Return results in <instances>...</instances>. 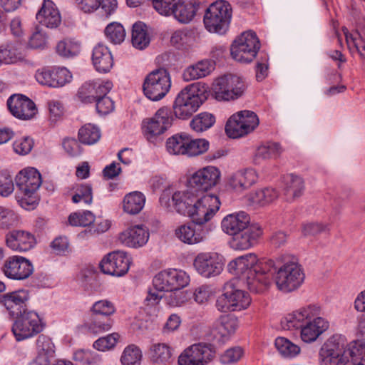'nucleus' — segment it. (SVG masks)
Here are the masks:
<instances>
[{
	"mask_svg": "<svg viewBox=\"0 0 365 365\" xmlns=\"http://www.w3.org/2000/svg\"><path fill=\"white\" fill-rule=\"evenodd\" d=\"M202 96L194 86L182 89L176 96L173 104L175 116L180 119H187L195 113L202 104Z\"/></svg>",
	"mask_w": 365,
	"mask_h": 365,
	"instance_id": "8",
	"label": "nucleus"
},
{
	"mask_svg": "<svg viewBox=\"0 0 365 365\" xmlns=\"http://www.w3.org/2000/svg\"><path fill=\"white\" fill-rule=\"evenodd\" d=\"M225 290L227 292L235 312L245 309L250 306L251 298L249 294L244 290L236 289L232 282L225 284Z\"/></svg>",
	"mask_w": 365,
	"mask_h": 365,
	"instance_id": "36",
	"label": "nucleus"
},
{
	"mask_svg": "<svg viewBox=\"0 0 365 365\" xmlns=\"http://www.w3.org/2000/svg\"><path fill=\"white\" fill-rule=\"evenodd\" d=\"M29 298L28 292L21 289L2 295L0 302L6 308L11 316L16 317L23 312H28L26 309V302Z\"/></svg>",
	"mask_w": 365,
	"mask_h": 365,
	"instance_id": "23",
	"label": "nucleus"
},
{
	"mask_svg": "<svg viewBox=\"0 0 365 365\" xmlns=\"http://www.w3.org/2000/svg\"><path fill=\"white\" fill-rule=\"evenodd\" d=\"M6 245L12 250L26 252L33 248L36 244L34 236L23 230H13L6 236Z\"/></svg>",
	"mask_w": 365,
	"mask_h": 365,
	"instance_id": "27",
	"label": "nucleus"
},
{
	"mask_svg": "<svg viewBox=\"0 0 365 365\" xmlns=\"http://www.w3.org/2000/svg\"><path fill=\"white\" fill-rule=\"evenodd\" d=\"M305 190L303 178L294 174H289L284 178V194L287 200H294L301 197Z\"/></svg>",
	"mask_w": 365,
	"mask_h": 365,
	"instance_id": "35",
	"label": "nucleus"
},
{
	"mask_svg": "<svg viewBox=\"0 0 365 365\" xmlns=\"http://www.w3.org/2000/svg\"><path fill=\"white\" fill-rule=\"evenodd\" d=\"M277 262L282 264L274 277L278 289L286 293L297 289L304 279V273L298 259L294 255H284L277 258Z\"/></svg>",
	"mask_w": 365,
	"mask_h": 365,
	"instance_id": "2",
	"label": "nucleus"
},
{
	"mask_svg": "<svg viewBox=\"0 0 365 365\" xmlns=\"http://www.w3.org/2000/svg\"><path fill=\"white\" fill-rule=\"evenodd\" d=\"M168 270L173 292L180 290L189 284L190 277L185 272L176 269Z\"/></svg>",
	"mask_w": 365,
	"mask_h": 365,
	"instance_id": "52",
	"label": "nucleus"
},
{
	"mask_svg": "<svg viewBox=\"0 0 365 365\" xmlns=\"http://www.w3.org/2000/svg\"><path fill=\"white\" fill-rule=\"evenodd\" d=\"M113 324V320L110 317L94 316L88 329L89 332L98 334L109 331Z\"/></svg>",
	"mask_w": 365,
	"mask_h": 365,
	"instance_id": "53",
	"label": "nucleus"
},
{
	"mask_svg": "<svg viewBox=\"0 0 365 365\" xmlns=\"http://www.w3.org/2000/svg\"><path fill=\"white\" fill-rule=\"evenodd\" d=\"M35 78L41 85L60 87L70 82L72 76L66 68H57L52 70L42 68L36 71Z\"/></svg>",
	"mask_w": 365,
	"mask_h": 365,
	"instance_id": "21",
	"label": "nucleus"
},
{
	"mask_svg": "<svg viewBox=\"0 0 365 365\" xmlns=\"http://www.w3.org/2000/svg\"><path fill=\"white\" fill-rule=\"evenodd\" d=\"M100 129L91 123L82 126L78 133L79 141L85 145H93L97 143L101 138Z\"/></svg>",
	"mask_w": 365,
	"mask_h": 365,
	"instance_id": "43",
	"label": "nucleus"
},
{
	"mask_svg": "<svg viewBox=\"0 0 365 365\" xmlns=\"http://www.w3.org/2000/svg\"><path fill=\"white\" fill-rule=\"evenodd\" d=\"M119 339L118 333H113L101 337L93 343V347L99 351H105L114 347Z\"/></svg>",
	"mask_w": 365,
	"mask_h": 365,
	"instance_id": "62",
	"label": "nucleus"
},
{
	"mask_svg": "<svg viewBox=\"0 0 365 365\" xmlns=\"http://www.w3.org/2000/svg\"><path fill=\"white\" fill-rule=\"evenodd\" d=\"M153 284L154 289L161 294L173 292L168 269L157 274L153 279Z\"/></svg>",
	"mask_w": 365,
	"mask_h": 365,
	"instance_id": "56",
	"label": "nucleus"
},
{
	"mask_svg": "<svg viewBox=\"0 0 365 365\" xmlns=\"http://www.w3.org/2000/svg\"><path fill=\"white\" fill-rule=\"evenodd\" d=\"M244 351L240 346H235L227 349L221 356L220 361L225 364L236 363L243 356Z\"/></svg>",
	"mask_w": 365,
	"mask_h": 365,
	"instance_id": "64",
	"label": "nucleus"
},
{
	"mask_svg": "<svg viewBox=\"0 0 365 365\" xmlns=\"http://www.w3.org/2000/svg\"><path fill=\"white\" fill-rule=\"evenodd\" d=\"M216 355L215 347L209 343H197L185 349L178 358L179 365H207Z\"/></svg>",
	"mask_w": 365,
	"mask_h": 365,
	"instance_id": "10",
	"label": "nucleus"
},
{
	"mask_svg": "<svg viewBox=\"0 0 365 365\" xmlns=\"http://www.w3.org/2000/svg\"><path fill=\"white\" fill-rule=\"evenodd\" d=\"M215 123V117L214 115L204 112L197 115L190 121V127L196 132H203L210 128Z\"/></svg>",
	"mask_w": 365,
	"mask_h": 365,
	"instance_id": "46",
	"label": "nucleus"
},
{
	"mask_svg": "<svg viewBox=\"0 0 365 365\" xmlns=\"http://www.w3.org/2000/svg\"><path fill=\"white\" fill-rule=\"evenodd\" d=\"M276 263L271 259H258L256 255L249 253L232 260L227 265L228 271L246 283L249 290L262 293L270 284V272L276 269Z\"/></svg>",
	"mask_w": 365,
	"mask_h": 365,
	"instance_id": "1",
	"label": "nucleus"
},
{
	"mask_svg": "<svg viewBox=\"0 0 365 365\" xmlns=\"http://www.w3.org/2000/svg\"><path fill=\"white\" fill-rule=\"evenodd\" d=\"M133 46L140 50L147 47L150 43V37L147 32L146 25L140 21L133 26L132 38Z\"/></svg>",
	"mask_w": 365,
	"mask_h": 365,
	"instance_id": "40",
	"label": "nucleus"
},
{
	"mask_svg": "<svg viewBox=\"0 0 365 365\" xmlns=\"http://www.w3.org/2000/svg\"><path fill=\"white\" fill-rule=\"evenodd\" d=\"M18 219L15 212L5 207L0 206V227L9 228L17 223Z\"/></svg>",
	"mask_w": 365,
	"mask_h": 365,
	"instance_id": "63",
	"label": "nucleus"
},
{
	"mask_svg": "<svg viewBox=\"0 0 365 365\" xmlns=\"http://www.w3.org/2000/svg\"><path fill=\"white\" fill-rule=\"evenodd\" d=\"M275 346L279 352L284 357L292 358L298 355L300 348L284 337L275 339Z\"/></svg>",
	"mask_w": 365,
	"mask_h": 365,
	"instance_id": "50",
	"label": "nucleus"
},
{
	"mask_svg": "<svg viewBox=\"0 0 365 365\" xmlns=\"http://www.w3.org/2000/svg\"><path fill=\"white\" fill-rule=\"evenodd\" d=\"M105 35L113 44H120L125 38V30L120 23L112 22L106 27Z\"/></svg>",
	"mask_w": 365,
	"mask_h": 365,
	"instance_id": "49",
	"label": "nucleus"
},
{
	"mask_svg": "<svg viewBox=\"0 0 365 365\" xmlns=\"http://www.w3.org/2000/svg\"><path fill=\"white\" fill-rule=\"evenodd\" d=\"M220 178V171L214 166H206L194 173L187 181L188 187L199 195L215 186Z\"/></svg>",
	"mask_w": 365,
	"mask_h": 365,
	"instance_id": "14",
	"label": "nucleus"
},
{
	"mask_svg": "<svg viewBox=\"0 0 365 365\" xmlns=\"http://www.w3.org/2000/svg\"><path fill=\"white\" fill-rule=\"evenodd\" d=\"M130 264V259L125 252L115 251L102 259L100 268L104 274L122 277L128 272Z\"/></svg>",
	"mask_w": 365,
	"mask_h": 365,
	"instance_id": "16",
	"label": "nucleus"
},
{
	"mask_svg": "<svg viewBox=\"0 0 365 365\" xmlns=\"http://www.w3.org/2000/svg\"><path fill=\"white\" fill-rule=\"evenodd\" d=\"M247 85L244 78L237 75L226 74L217 78L212 91L217 101H234L242 97Z\"/></svg>",
	"mask_w": 365,
	"mask_h": 365,
	"instance_id": "5",
	"label": "nucleus"
},
{
	"mask_svg": "<svg viewBox=\"0 0 365 365\" xmlns=\"http://www.w3.org/2000/svg\"><path fill=\"white\" fill-rule=\"evenodd\" d=\"M231 18L230 4L226 1L218 0L205 10L203 22L208 31L222 34L228 29Z\"/></svg>",
	"mask_w": 365,
	"mask_h": 365,
	"instance_id": "4",
	"label": "nucleus"
},
{
	"mask_svg": "<svg viewBox=\"0 0 365 365\" xmlns=\"http://www.w3.org/2000/svg\"><path fill=\"white\" fill-rule=\"evenodd\" d=\"M220 201L215 195H199L192 204V207L187 216L190 217L195 224L201 226H208L211 230V225H205L210 220L216 212L220 209Z\"/></svg>",
	"mask_w": 365,
	"mask_h": 365,
	"instance_id": "6",
	"label": "nucleus"
},
{
	"mask_svg": "<svg viewBox=\"0 0 365 365\" xmlns=\"http://www.w3.org/2000/svg\"><path fill=\"white\" fill-rule=\"evenodd\" d=\"M200 4V0L178 1L174 4L171 15H173L179 22L187 24L195 16Z\"/></svg>",
	"mask_w": 365,
	"mask_h": 365,
	"instance_id": "31",
	"label": "nucleus"
},
{
	"mask_svg": "<svg viewBox=\"0 0 365 365\" xmlns=\"http://www.w3.org/2000/svg\"><path fill=\"white\" fill-rule=\"evenodd\" d=\"M240 115L247 135L252 132L258 126L259 118L254 112L245 110L240 111Z\"/></svg>",
	"mask_w": 365,
	"mask_h": 365,
	"instance_id": "61",
	"label": "nucleus"
},
{
	"mask_svg": "<svg viewBox=\"0 0 365 365\" xmlns=\"http://www.w3.org/2000/svg\"><path fill=\"white\" fill-rule=\"evenodd\" d=\"M172 125L170 112L167 107L158 109L155 115L143 121V130L145 136L151 143H156L158 139Z\"/></svg>",
	"mask_w": 365,
	"mask_h": 365,
	"instance_id": "12",
	"label": "nucleus"
},
{
	"mask_svg": "<svg viewBox=\"0 0 365 365\" xmlns=\"http://www.w3.org/2000/svg\"><path fill=\"white\" fill-rule=\"evenodd\" d=\"M250 220L245 212L230 214L222 220V229L225 233L234 236L249 226Z\"/></svg>",
	"mask_w": 365,
	"mask_h": 365,
	"instance_id": "29",
	"label": "nucleus"
},
{
	"mask_svg": "<svg viewBox=\"0 0 365 365\" xmlns=\"http://www.w3.org/2000/svg\"><path fill=\"white\" fill-rule=\"evenodd\" d=\"M278 196L279 193L276 189L264 187L250 192L247 195V199L252 204L264 206L274 202Z\"/></svg>",
	"mask_w": 365,
	"mask_h": 365,
	"instance_id": "38",
	"label": "nucleus"
},
{
	"mask_svg": "<svg viewBox=\"0 0 365 365\" xmlns=\"http://www.w3.org/2000/svg\"><path fill=\"white\" fill-rule=\"evenodd\" d=\"M282 149L277 143H268L259 146L255 154V160L258 159L267 160L277 158L281 155Z\"/></svg>",
	"mask_w": 365,
	"mask_h": 365,
	"instance_id": "47",
	"label": "nucleus"
},
{
	"mask_svg": "<svg viewBox=\"0 0 365 365\" xmlns=\"http://www.w3.org/2000/svg\"><path fill=\"white\" fill-rule=\"evenodd\" d=\"M81 51V45L78 41L65 38L56 45V52L64 58H72L77 56Z\"/></svg>",
	"mask_w": 365,
	"mask_h": 365,
	"instance_id": "45",
	"label": "nucleus"
},
{
	"mask_svg": "<svg viewBox=\"0 0 365 365\" xmlns=\"http://www.w3.org/2000/svg\"><path fill=\"white\" fill-rule=\"evenodd\" d=\"M209 148V142L205 139H192L187 135V155L195 156L205 153Z\"/></svg>",
	"mask_w": 365,
	"mask_h": 365,
	"instance_id": "57",
	"label": "nucleus"
},
{
	"mask_svg": "<svg viewBox=\"0 0 365 365\" xmlns=\"http://www.w3.org/2000/svg\"><path fill=\"white\" fill-rule=\"evenodd\" d=\"M312 318L313 320H307L301 329V338L307 343L314 341L329 328V322L324 318L318 316Z\"/></svg>",
	"mask_w": 365,
	"mask_h": 365,
	"instance_id": "28",
	"label": "nucleus"
},
{
	"mask_svg": "<svg viewBox=\"0 0 365 365\" xmlns=\"http://www.w3.org/2000/svg\"><path fill=\"white\" fill-rule=\"evenodd\" d=\"M15 318L12 332L17 341L33 337L43 330L41 320L35 312H24Z\"/></svg>",
	"mask_w": 365,
	"mask_h": 365,
	"instance_id": "11",
	"label": "nucleus"
},
{
	"mask_svg": "<svg viewBox=\"0 0 365 365\" xmlns=\"http://www.w3.org/2000/svg\"><path fill=\"white\" fill-rule=\"evenodd\" d=\"M6 104L10 113L20 120H31L37 113V108L35 103L22 94L11 96L8 98Z\"/></svg>",
	"mask_w": 365,
	"mask_h": 365,
	"instance_id": "18",
	"label": "nucleus"
},
{
	"mask_svg": "<svg viewBox=\"0 0 365 365\" xmlns=\"http://www.w3.org/2000/svg\"><path fill=\"white\" fill-rule=\"evenodd\" d=\"M69 223L73 226L86 227L95 221V215L88 210L71 213L68 217Z\"/></svg>",
	"mask_w": 365,
	"mask_h": 365,
	"instance_id": "55",
	"label": "nucleus"
},
{
	"mask_svg": "<svg viewBox=\"0 0 365 365\" xmlns=\"http://www.w3.org/2000/svg\"><path fill=\"white\" fill-rule=\"evenodd\" d=\"M171 81L169 73L165 68L150 72L145 78L143 90L145 96L153 101L162 99L169 91Z\"/></svg>",
	"mask_w": 365,
	"mask_h": 365,
	"instance_id": "9",
	"label": "nucleus"
},
{
	"mask_svg": "<svg viewBox=\"0 0 365 365\" xmlns=\"http://www.w3.org/2000/svg\"><path fill=\"white\" fill-rule=\"evenodd\" d=\"M347 43L353 45V38L361 44H365V19L359 18L356 21V30L354 34L349 33L347 29H343Z\"/></svg>",
	"mask_w": 365,
	"mask_h": 365,
	"instance_id": "54",
	"label": "nucleus"
},
{
	"mask_svg": "<svg viewBox=\"0 0 365 365\" xmlns=\"http://www.w3.org/2000/svg\"><path fill=\"white\" fill-rule=\"evenodd\" d=\"M193 265L204 277H215L223 269L222 257L217 252H202L196 256Z\"/></svg>",
	"mask_w": 365,
	"mask_h": 365,
	"instance_id": "15",
	"label": "nucleus"
},
{
	"mask_svg": "<svg viewBox=\"0 0 365 365\" xmlns=\"http://www.w3.org/2000/svg\"><path fill=\"white\" fill-rule=\"evenodd\" d=\"M91 311L95 316L109 317L115 312V309L111 302L105 299L95 302Z\"/></svg>",
	"mask_w": 365,
	"mask_h": 365,
	"instance_id": "58",
	"label": "nucleus"
},
{
	"mask_svg": "<svg viewBox=\"0 0 365 365\" xmlns=\"http://www.w3.org/2000/svg\"><path fill=\"white\" fill-rule=\"evenodd\" d=\"M257 180V175L253 169H245L235 172L227 180V185L234 192L242 193L250 188Z\"/></svg>",
	"mask_w": 365,
	"mask_h": 365,
	"instance_id": "26",
	"label": "nucleus"
},
{
	"mask_svg": "<svg viewBox=\"0 0 365 365\" xmlns=\"http://www.w3.org/2000/svg\"><path fill=\"white\" fill-rule=\"evenodd\" d=\"M142 351L134 344L128 345L125 348L120 358L123 365H140Z\"/></svg>",
	"mask_w": 365,
	"mask_h": 365,
	"instance_id": "51",
	"label": "nucleus"
},
{
	"mask_svg": "<svg viewBox=\"0 0 365 365\" xmlns=\"http://www.w3.org/2000/svg\"><path fill=\"white\" fill-rule=\"evenodd\" d=\"M112 88L110 81H86L78 88L76 96L83 103H92L99 95H107Z\"/></svg>",
	"mask_w": 365,
	"mask_h": 365,
	"instance_id": "20",
	"label": "nucleus"
},
{
	"mask_svg": "<svg viewBox=\"0 0 365 365\" xmlns=\"http://www.w3.org/2000/svg\"><path fill=\"white\" fill-rule=\"evenodd\" d=\"M152 361L158 364L170 363L172 354L170 347L165 344H154L150 348Z\"/></svg>",
	"mask_w": 365,
	"mask_h": 365,
	"instance_id": "42",
	"label": "nucleus"
},
{
	"mask_svg": "<svg viewBox=\"0 0 365 365\" xmlns=\"http://www.w3.org/2000/svg\"><path fill=\"white\" fill-rule=\"evenodd\" d=\"M187 134H176L166 142V149L172 155H187Z\"/></svg>",
	"mask_w": 365,
	"mask_h": 365,
	"instance_id": "41",
	"label": "nucleus"
},
{
	"mask_svg": "<svg viewBox=\"0 0 365 365\" xmlns=\"http://www.w3.org/2000/svg\"><path fill=\"white\" fill-rule=\"evenodd\" d=\"M197 193L188 187L186 191H176L172 195V202L175 210L183 215H187Z\"/></svg>",
	"mask_w": 365,
	"mask_h": 365,
	"instance_id": "33",
	"label": "nucleus"
},
{
	"mask_svg": "<svg viewBox=\"0 0 365 365\" xmlns=\"http://www.w3.org/2000/svg\"><path fill=\"white\" fill-rule=\"evenodd\" d=\"M37 356L51 359L55 353V346L51 339L43 334L38 336L36 340Z\"/></svg>",
	"mask_w": 365,
	"mask_h": 365,
	"instance_id": "48",
	"label": "nucleus"
},
{
	"mask_svg": "<svg viewBox=\"0 0 365 365\" xmlns=\"http://www.w3.org/2000/svg\"><path fill=\"white\" fill-rule=\"evenodd\" d=\"M38 22L48 28H56L61 22L58 9L51 0H44L41 9L36 14Z\"/></svg>",
	"mask_w": 365,
	"mask_h": 365,
	"instance_id": "30",
	"label": "nucleus"
},
{
	"mask_svg": "<svg viewBox=\"0 0 365 365\" xmlns=\"http://www.w3.org/2000/svg\"><path fill=\"white\" fill-rule=\"evenodd\" d=\"M145 202V195L138 191L130 192L123 199V210L130 215L139 213L143 208Z\"/></svg>",
	"mask_w": 365,
	"mask_h": 365,
	"instance_id": "39",
	"label": "nucleus"
},
{
	"mask_svg": "<svg viewBox=\"0 0 365 365\" xmlns=\"http://www.w3.org/2000/svg\"><path fill=\"white\" fill-rule=\"evenodd\" d=\"M149 232L144 225L131 226L119 234L118 240L129 247L145 245L149 239Z\"/></svg>",
	"mask_w": 365,
	"mask_h": 365,
	"instance_id": "25",
	"label": "nucleus"
},
{
	"mask_svg": "<svg viewBox=\"0 0 365 365\" xmlns=\"http://www.w3.org/2000/svg\"><path fill=\"white\" fill-rule=\"evenodd\" d=\"M215 68V63L211 60H202L187 68L183 73V79L190 81L204 78L211 73Z\"/></svg>",
	"mask_w": 365,
	"mask_h": 365,
	"instance_id": "37",
	"label": "nucleus"
},
{
	"mask_svg": "<svg viewBox=\"0 0 365 365\" xmlns=\"http://www.w3.org/2000/svg\"><path fill=\"white\" fill-rule=\"evenodd\" d=\"M260 42L256 34L248 31L242 33L231 46V56L237 61L250 63L256 57Z\"/></svg>",
	"mask_w": 365,
	"mask_h": 365,
	"instance_id": "7",
	"label": "nucleus"
},
{
	"mask_svg": "<svg viewBox=\"0 0 365 365\" xmlns=\"http://www.w3.org/2000/svg\"><path fill=\"white\" fill-rule=\"evenodd\" d=\"M339 365H365V344L360 341L351 344Z\"/></svg>",
	"mask_w": 365,
	"mask_h": 365,
	"instance_id": "34",
	"label": "nucleus"
},
{
	"mask_svg": "<svg viewBox=\"0 0 365 365\" xmlns=\"http://www.w3.org/2000/svg\"><path fill=\"white\" fill-rule=\"evenodd\" d=\"M92 187L90 185H80L76 187V193L72 197V201L74 203H78L83 200L86 204H91L92 202Z\"/></svg>",
	"mask_w": 365,
	"mask_h": 365,
	"instance_id": "60",
	"label": "nucleus"
},
{
	"mask_svg": "<svg viewBox=\"0 0 365 365\" xmlns=\"http://www.w3.org/2000/svg\"><path fill=\"white\" fill-rule=\"evenodd\" d=\"M42 183L41 175L34 168H26L16 176V184L21 194V206L26 210L34 209L39 202L38 190Z\"/></svg>",
	"mask_w": 365,
	"mask_h": 365,
	"instance_id": "3",
	"label": "nucleus"
},
{
	"mask_svg": "<svg viewBox=\"0 0 365 365\" xmlns=\"http://www.w3.org/2000/svg\"><path fill=\"white\" fill-rule=\"evenodd\" d=\"M92 62L97 71H110L113 66V58L108 48L101 43L96 46L93 50Z\"/></svg>",
	"mask_w": 365,
	"mask_h": 365,
	"instance_id": "32",
	"label": "nucleus"
},
{
	"mask_svg": "<svg viewBox=\"0 0 365 365\" xmlns=\"http://www.w3.org/2000/svg\"><path fill=\"white\" fill-rule=\"evenodd\" d=\"M208 226H201L194 222L179 226L175 231L178 239L188 245H195L203 242L208 235Z\"/></svg>",
	"mask_w": 365,
	"mask_h": 365,
	"instance_id": "22",
	"label": "nucleus"
},
{
	"mask_svg": "<svg viewBox=\"0 0 365 365\" xmlns=\"http://www.w3.org/2000/svg\"><path fill=\"white\" fill-rule=\"evenodd\" d=\"M320 314V307L315 304L303 307L287 314L281 320L283 329H302L307 320L312 319Z\"/></svg>",
	"mask_w": 365,
	"mask_h": 365,
	"instance_id": "19",
	"label": "nucleus"
},
{
	"mask_svg": "<svg viewBox=\"0 0 365 365\" xmlns=\"http://www.w3.org/2000/svg\"><path fill=\"white\" fill-rule=\"evenodd\" d=\"M225 132L229 137L232 138H237L247 135L240 112L233 114L228 119L225 125Z\"/></svg>",
	"mask_w": 365,
	"mask_h": 365,
	"instance_id": "44",
	"label": "nucleus"
},
{
	"mask_svg": "<svg viewBox=\"0 0 365 365\" xmlns=\"http://www.w3.org/2000/svg\"><path fill=\"white\" fill-rule=\"evenodd\" d=\"M344 336L335 334L321 347L319 352V365H339L348 348Z\"/></svg>",
	"mask_w": 365,
	"mask_h": 365,
	"instance_id": "13",
	"label": "nucleus"
},
{
	"mask_svg": "<svg viewBox=\"0 0 365 365\" xmlns=\"http://www.w3.org/2000/svg\"><path fill=\"white\" fill-rule=\"evenodd\" d=\"M34 145V142L31 138L29 136H24L17 138L13 143V149L16 154L20 155H26L31 151Z\"/></svg>",
	"mask_w": 365,
	"mask_h": 365,
	"instance_id": "59",
	"label": "nucleus"
},
{
	"mask_svg": "<svg viewBox=\"0 0 365 365\" xmlns=\"http://www.w3.org/2000/svg\"><path fill=\"white\" fill-rule=\"evenodd\" d=\"M262 230L258 225H250L234 235L230 246L236 250H245L252 247L262 235Z\"/></svg>",
	"mask_w": 365,
	"mask_h": 365,
	"instance_id": "24",
	"label": "nucleus"
},
{
	"mask_svg": "<svg viewBox=\"0 0 365 365\" xmlns=\"http://www.w3.org/2000/svg\"><path fill=\"white\" fill-rule=\"evenodd\" d=\"M2 270L5 276L9 279L24 280L32 274L34 266L24 257L12 256L5 260Z\"/></svg>",
	"mask_w": 365,
	"mask_h": 365,
	"instance_id": "17",
	"label": "nucleus"
}]
</instances>
